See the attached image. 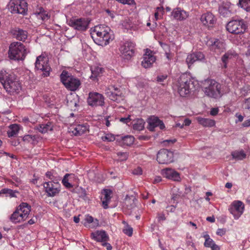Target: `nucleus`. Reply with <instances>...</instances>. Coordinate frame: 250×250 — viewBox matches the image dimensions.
I'll return each mask as SVG.
<instances>
[{
  "mask_svg": "<svg viewBox=\"0 0 250 250\" xmlns=\"http://www.w3.org/2000/svg\"><path fill=\"white\" fill-rule=\"evenodd\" d=\"M158 218L159 221H160L161 220H166V217H165V214L163 213L158 214Z\"/></svg>",
  "mask_w": 250,
  "mask_h": 250,
  "instance_id": "obj_56",
  "label": "nucleus"
},
{
  "mask_svg": "<svg viewBox=\"0 0 250 250\" xmlns=\"http://www.w3.org/2000/svg\"><path fill=\"white\" fill-rule=\"evenodd\" d=\"M35 64L36 69L40 70L43 72V75L44 77L49 75L51 68L48 64L47 58L40 55L37 58Z\"/></svg>",
  "mask_w": 250,
  "mask_h": 250,
  "instance_id": "obj_9",
  "label": "nucleus"
},
{
  "mask_svg": "<svg viewBox=\"0 0 250 250\" xmlns=\"http://www.w3.org/2000/svg\"><path fill=\"white\" fill-rule=\"evenodd\" d=\"M46 176L47 177L49 178L50 180H51L53 182H54V176L52 175L51 172L48 171L46 173Z\"/></svg>",
  "mask_w": 250,
  "mask_h": 250,
  "instance_id": "obj_55",
  "label": "nucleus"
},
{
  "mask_svg": "<svg viewBox=\"0 0 250 250\" xmlns=\"http://www.w3.org/2000/svg\"><path fill=\"white\" fill-rule=\"evenodd\" d=\"M37 16L38 19H41L42 21L47 20L49 18L48 13L44 11L42 8L40 9V12L38 13Z\"/></svg>",
  "mask_w": 250,
  "mask_h": 250,
  "instance_id": "obj_43",
  "label": "nucleus"
},
{
  "mask_svg": "<svg viewBox=\"0 0 250 250\" xmlns=\"http://www.w3.org/2000/svg\"><path fill=\"white\" fill-rule=\"evenodd\" d=\"M147 122L148 124L147 128L151 131H153L156 127H159L161 129H163L165 128L163 121L155 116H151L148 118Z\"/></svg>",
  "mask_w": 250,
  "mask_h": 250,
  "instance_id": "obj_19",
  "label": "nucleus"
},
{
  "mask_svg": "<svg viewBox=\"0 0 250 250\" xmlns=\"http://www.w3.org/2000/svg\"><path fill=\"white\" fill-rule=\"evenodd\" d=\"M196 120L199 124L205 127H212L215 125V121L211 119L198 117Z\"/></svg>",
  "mask_w": 250,
  "mask_h": 250,
  "instance_id": "obj_31",
  "label": "nucleus"
},
{
  "mask_svg": "<svg viewBox=\"0 0 250 250\" xmlns=\"http://www.w3.org/2000/svg\"><path fill=\"white\" fill-rule=\"evenodd\" d=\"M238 4L246 11H250V0H239Z\"/></svg>",
  "mask_w": 250,
  "mask_h": 250,
  "instance_id": "obj_37",
  "label": "nucleus"
},
{
  "mask_svg": "<svg viewBox=\"0 0 250 250\" xmlns=\"http://www.w3.org/2000/svg\"><path fill=\"white\" fill-rule=\"evenodd\" d=\"M243 125L245 127H248L250 126V119L245 121L243 124Z\"/></svg>",
  "mask_w": 250,
  "mask_h": 250,
  "instance_id": "obj_61",
  "label": "nucleus"
},
{
  "mask_svg": "<svg viewBox=\"0 0 250 250\" xmlns=\"http://www.w3.org/2000/svg\"><path fill=\"white\" fill-rule=\"evenodd\" d=\"M69 129L75 136L82 135L88 130L87 126L83 125H72Z\"/></svg>",
  "mask_w": 250,
  "mask_h": 250,
  "instance_id": "obj_24",
  "label": "nucleus"
},
{
  "mask_svg": "<svg viewBox=\"0 0 250 250\" xmlns=\"http://www.w3.org/2000/svg\"><path fill=\"white\" fill-rule=\"evenodd\" d=\"M0 82L7 92L10 94L18 93L21 89V85L15 76L8 73L5 70L0 72Z\"/></svg>",
  "mask_w": 250,
  "mask_h": 250,
  "instance_id": "obj_1",
  "label": "nucleus"
},
{
  "mask_svg": "<svg viewBox=\"0 0 250 250\" xmlns=\"http://www.w3.org/2000/svg\"><path fill=\"white\" fill-rule=\"evenodd\" d=\"M155 57L152 51L148 49L146 50L142 61V65L145 68H149L155 61Z\"/></svg>",
  "mask_w": 250,
  "mask_h": 250,
  "instance_id": "obj_18",
  "label": "nucleus"
},
{
  "mask_svg": "<svg viewBox=\"0 0 250 250\" xmlns=\"http://www.w3.org/2000/svg\"><path fill=\"white\" fill-rule=\"evenodd\" d=\"M117 155L121 161H126L128 157V154L126 152H118Z\"/></svg>",
  "mask_w": 250,
  "mask_h": 250,
  "instance_id": "obj_44",
  "label": "nucleus"
},
{
  "mask_svg": "<svg viewBox=\"0 0 250 250\" xmlns=\"http://www.w3.org/2000/svg\"><path fill=\"white\" fill-rule=\"evenodd\" d=\"M204 91L208 97L217 99L220 98L222 94L221 92V85L214 80H206L204 83Z\"/></svg>",
  "mask_w": 250,
  "mask_h": 250,
  "instance_id": "obj_4",
  "label": "nucleus"
},
{
  "mask_svg": "<svg viewBox=\"0 0 250 250\" xmlns=\"http://www.w3.org/2000/svg\"><path fill=\"white\" fill-rule=\"evenodd\" d=\"M90 35L94 42L101 46L106 45L109 43V40H112L110 34L102 33L99 30L95 33H90Z\"/></svg>",
  "mask_w": 250,
  "mask_h": 250,
  "instance_id": "obj_10",
  "label": "nucleus"
},
{
  "mask_svg": "<svg viewBox=\"0 0 250 250\" xmlns=\"http://www.w3.org/2000/svg\"><path fill=\"white\" fill-rule=\"evenodd\" d=\"M206 219L207 221L211 223H213L215 222V218L213 216L208 217Z\"/></svg>",
  "mask_w": 250,
  "mask_h": 250,
  "instance_id": "obj_62",
  "label": "nucleus"
},
{
  "mask_svg": "<svg viewBox=\"0 0 250 250\" xmlns=\"http://www.w3.org/2000/svg\"><path fill=\"white\" fill-rule=\"evenodd\" d=\"M208 45L212 51L220 54L226 50V44L223 40L214 39L208 41Z\"/></svg>",
  "mask_w": 250,
  "mask_h": 250,
  "instance_id": "obj_11",
  "label": "nucleus"
},
{
  "mask_svg": "<svg viewBox=\"0 0 250 250\" xmlns=\"http://www.w3.org/2000/svg\"><path fill=\"white\" fill-rule=\"evenodd\" d=\"M164 177L175 181H179L180 179L179 174L175 170L170 168H167L163 169L161 172Z\"/></svg>",
  "mask_w": 250,
  "mask_h": 250,
  "instance_id": "obj_21",
  "label": "nucleus"
},
{
  "mask_svg": "<svg viewBox=\"0 0 250 250\" xmlns=\"http://www.w3.org/2000/svg\"><path fill=\"white\" fill-rule=\"evenodd\" d=\"M36 139V137L34 135H24L22 138V140L24 142L27 143H33Z\"/></svg>",
  "mask_w": 250,
  "mask_h": 250,
  "instance_id": "obj_45",
  "label": "nucleus"
},
{
  "mask_svg": "<svg viewBox=\"0 0 250 250\" xmlns=\"http://www.w3.org/2000/svg\"><path fill=\"white\" fill-rule=\"evenodd\" d=\"M137 199L133 195H126L125 199V206L128 209L130 210L136 207Z\"/></svg>",
  "mask_w": 250,
  "mask_h": 250,
  "instance_id": "obj_27",
  "label": "nucleus"
},
{
  "mask_svg": "<svg viewBox=\"0 0 250 250\" xmlns=\"http://www.w3.org/2000/svg\"><path fill=\"white\" fill-rule=\"evenodd\" d=\"M88 104L92 106H103L104 104V96L97 92H90L87 98Z\"/></svg>",
  "mask_w": 250,
  "mask_h": 250,
  "instance_id": "obj_14",
  "label": "nucleus"
},
{
  "mask_svg": "<svg viewBox=\"0 0 250 250\" xmlns=\"http://www.w3.org/2000/svg\"><path fill=\"white\" fill-rule=\"evenodd\" d=\"M232 53L230 51H228L222 56L221 57V61L223 63L222 66V68H226L227 67L228 61L232 58Z\"/></svg>",
  "mask_w": 250,
  "mask_h": 250,
  "instance_id": "obj_32",
  "label": "nucleus"
},
{
  "mask_svg": "<svg viewBox=\"0 0 250 250\" xmlns=\"http://www.w3.org/2000/svg\"><path fill=\"white\" fill-rule=\"evenodd\" d=\"M120 51L124 59H130L134 53V44L131 42H125L121 46Z\"/></svg>",
  "mask_w": 250,
  "mask_h": 250,
  "instance_id": "obj_13",
  "label": "nucleus"
},
{
  "mask_svg": "<svg viewBox=\"0 0 250 250\" xmlns=\"http://www.w3.org/2000/svg\"><path fill=\"white\" fill-rule=\"evenodd\" d=\"M20 144V142L19 140L13 141L11 142V145L14 146H17Z\"/></svg>",
  "mask_w": 250,
  "mask_h": 250,
  "instance_id": "obj_63",
  "label": "nucleus"
},
{
  "mask_svg": "<svg viewBox=\"0 0 250 250\" xmlns=\"http://www.w3.org/2000/svg\"><path fill=\"white\" fill-rule=\"evenodd\" d=\"M226 28L229 33L239 34L245 32L247 26L243 20H234L229 21L227 24Z\"/></svg>",
  "mask_w": 250,
  "mask_h": 250,
  "instance_id": "obj_7",
  "label": "nucleus"
},
{
  "mask_svg": "<svg viewBox=\"0 0 250 250\" xmlns=\"http://www.w3.org/2000/svg\"><path fill=\"white\" fill-rule=\"evenodd\" d=\"M205 57L204 54L201 52H196L187 56L186 62L188 65V68L196 61H203Z\"/></svg>",
  "mask_w": 250,
  "mask_h": 250,
  "instance_id": "obj_20",
  "label": "nucleus"
},
{
  "mask_svg": "<svg viewBox=\"0 0 250 250\" xmlns=\"http://www.w3.org/2000/svg\"><path fill=\"white\" fill-rule=\"evenodd\" d=\"M92 238L99 242H106L108 240V236L104 231H97L91 234Z\"/></svg>",
  "mask_w": 250,
  "mask_h": 250,
  "instance_id": "obj_28",
  "label": "nucleus"
},
{
  "mask_svg": "<svg viewBox=\"0 0 250 250\" xmlns=\"http://www.w3.org/2000/svg\"><path fill=\"white\" fill-rule=\"evenodd\" d=\"M85 220L89 223H92L93 221V218L89 215L86 216Z\"/></svg>",
  "mask_w": 250,
  "mask_h": 250,
  "instance_id": "obj_59",
  "label": "nucleus"
},
{
  "mask_svg": "<svg viewBox=\"0 0 250 250\" xmlns=\"http://www.w3.org/2000/svg\"><path fill=\"white\" fill-rule=\"evenodd\" d=\"M219 14L224 17H230L231 14V4L229 2H223L219 6Z\"/></svg>",
  "mask_w": 250,
  "mask_h": 250,
  "instance_id": "obj_22",
  "label": "nucleus"
},
{
  "mask_svg": "<svg viewBox=\"0 0 250 250\" xmlns=\"http://www.w3.org/2000/svg\"><path fill=\"white\" fill-rule=\"evenodd\" d=\"M167 78V75L166 74H160L157 76L156 81L158 83H162L164 82Z\"/></svg>",
  "mask_w": 250,
  "mask_h": 250,
  "instance_id": "obj_47",
  "label": "nucleus"
},
{
  "mask_svg": "<svg viewBox=\"0 0 250 250\" xmlns=\"http://www.w3.org/2000/svg\"><path fill=\"white\" fill-rule=\"evenodd\" d=\"M115 139V138L114 136L111 134H107L105 136L103 137V140L104 141L112 142L114 141Z\"/></svg>",
  "mask_w": 250,
  "mask_h": 250,
  "instance_id": "obj_49",
  "label": "nucleus"
},
{
  "mask_svg": "<svg viewBox=\"0 0 250 250\" xmlns=\"http://www.w3.org/2000/svg\"><path fill=\"white\" fill-rule=\"evenodd\" d=\"M118 2L124 4H128V5H135V2L134 0H116Z\"/></svg>",
  "mask_w": 250,
  "mask_h": 250,
  "instance_id": "obj_48",
  "label": "nucleus"
},
{
  "mask_svg": "<svg viewBox=\"0 0 250 250\" xmlns=\"http://www.w3.org/2000/svg\"><path fill=\"white\" fill-rule=\"evenodd\" d=\"M143 171L142 168L140 167H138L134 169L132 173L134 175H141L142 174Z\"/></svg>",
  "mask_w": 250,
  "mask_h": 250,
  "instance_id": "obj_51",
  "label": "nucleus"
},
{
  "mask_svg": "<svg viewBox=\"0 0 250 250\" xmlns=\"http://www.w3.org/2000/svg\"><path fill=\"white\" fill-rule=\"evenodd\" d=\"M9 9L12 13L24 15L27 11V3L24 0H12L9 2Z\"/></svg>",
  "mask_w": 250,
  "mask_h": 250,
  "instance_id": "obj_8",
  "label": "nucleus"
},
{
  "mask_svg": "<svg viewBox=\"0 0 250 250\" xmlns=\"http://www.w3.org/2000/svg\"><path fill=\"white\" fill-rule=\"evenodd\" d=\"M43 187L45 191L49 197H54L58 194L60 189L58 183L53 182L52 181L46 182L43 184Z\"/></svg>",
  "mask_w": 250,
  "mask_h": 250,
  "instance_id": "obj_15",
  "label": "nucleus"
},
{
  "mask_svg": "<svg viewBox=\"0 0 250 250\" xmlns=\"http://www.w3.org/2000/svg\"><path fill=\"white\" fill-rule=\"evenodd\" d=\"M210 248H211V250H219L220 248L218 245H217L215 243L213 244Z\"/></svg>",
  "mask_w": 250,
  "mask_h": 250,
  "instance_id": "obj_60",
  "label": "nucleus"
},
{
  "mask_svg": "<svg viewBox=\"0 0 250 250\" xmlns=\"http://www.w3.org/2000/svg\"><path fill=\"white\" fill-rule=\"evenodd\" d=\"M38 129L40 132L45 133L48 130H52V127L47 124H42L40 125Z\"/></svg>",
  "mask_w": 250,
  "mask_h": 250,
  "instance_id": "obj_40",
  "label": "nucleus"
},
{
  "mask_svg": "<svg viewBox=\"0 0 250 250\" xmlns=\"http://www.w3.org/2000/svg\"><path fill=\"white\" fill-rule=\"evenodd\" d=\"M204 237L205 239V242L204 243L205 247L210 248L213 244L215 243L214 241L210 238L208 234H205L204 235Z\"/></svg>",
  "mask_w": 250,
  "mask_h": 250,
  "instance_id": "obj_41",
  "label": "nucleus"
},
{
  "mask_svg": "<svg viewBox=\"0 0 250 250\" xmlns=\"http://www.w3.org/2000/svg\"><path fill=\"white\" fill-rule=\"evenodd\" d=\"M122 140L125 145L130 146L134 143V138L131 136H126L124 137Z\"/></svg>",
  "mask_w": 250,
  "mask_h": 250,
  "instance_id": "obj_42",
  "label": "nucleus"
},
{
  "mask_svg": "<svg viewBox=\"0 0 250 250\" xmlns=\"http://www.w3.org/2000/svg\"><path fill=\"white\" fill-rule=\"evenodd\" d=\"M195 83L192 80L183 76L178 81V91L182 97H185L195 89Z\"/></svg>",
  "mask_w": 250,
  "mask_h": 250,
  "instance_id": "obj_5",
  "label": "nucleus"
},
{
  "mask_svg": "<svg viewBox=\"0 0 250 250\" xmlns=\"http://www.w3.org/2000/svg\"><path fill=\"white\" fill-rule=\"evenodd\" d=\"M201 22L204 25L208 28L212 27L215 22V19L213 15L210 13H207L203 14L200 18Z\"/></svg>",
  "mask_w": 250,
  "mask_h": 250,
  "instance_id": "obj_23",
  "label": "nucleus"
},
{
  "mask_svg": "<svg viewBox=\"0 0 250 250\" xmlns=\"http://www.w3.org/2000/svg\"><path fill=\"white\" fill-rule=\"evenodd\" d=\"M29 50L25 47L21 42H13L9 47V55L11 59L15 60H23Z\"/></svg>",
  "mask_w": 250,
  "mask_h": 250,
  "instance_id": "obj_3",
  "label": "nucleus"
},
{
  "mask_svg": "<svg viewBox=\"0 0 250 250\" xmlns=\"http://www.w3.org/2000/svg\"><path fill=\"white\" fill-rule=\"evenodd\" d=\"M92 75L91 77L96 78L100 75L103 73V69L101 67H95L92 68L91 69Z\"/></svg>",
  "mask_w": 250,
  "mask_h": 250,
  "instance_id": "obj_38",
  "label": "nucleus"
},
{
  "mask_svg": "<svg viewBox=\"0 0 250 250\" xmlns=\"http://www.w3.org/2000/svg\"><path fill=\"white\" fill-rule=\"evenodd\" d=\"M88 23L85 19H79L70 20L68 24L76 30L84 31L87 29Z\"/></svg>",
  "mask_w": 250,
  "mask_h": 250,
  "instance_id": "obj_17",
  "label": "nucleus"
},
{
  "mask_svg": "<svg viewBox=\"0 0 250 250\" xmlns=\"http://www.w3.org/2000/svg\"><path fill=\"white\" fill-rule=\"evenodd\" d=\"M111 193V190L109 189H104L103 192V194L104 195L103 198H102L101 199H103L104 200L110 201V194Z\"/></svg>",
  "mask_w": 250,
  "mask_h": 250,
  "instance_id": "obj_46",
  "label": "nucleus"
},
{
  "mask_svg": "<svg viewBox=\"0 0 250 250\" xmlns=\"http://www.w3.org/2000/svg\"><path fill=\"white\" fill-rule=\"evenodd\" d=\"M157 160L160 164H169L173 162V153L167 149H162L158 152Z\"/></svg>",
  "mask_w": 250,
  "mask_h": 250,
  "instance_id": "obj_12",
  "label": "nucleus"
},
{
  "mask_svg": "<svg viewBox=\"0 0 250 250\" xmlns=\"http://www.w3.org/2000/svg\"><path fill=\"white\" fill-rule=\"evenodd\" d=\"M104 245H105L106 246V249L107 250H111L112 248L111 245L109 243H105Z\"/></svg>",
  "mask_w": 250,
  "mask_h": 250,
  "instance_id": "obj_64",
  "label": "nucleus"
},
{
  "mask_svg": "<svg viewBox=\"0 0 250 250\" xmlns=\"http://www.w3.org/2000/svg\"><path fill=\"white\" fill-rule=\"evenodd\" d=\"M13 34L17 40L20 41H24L27 37L26 31L20 28L14 29L13 31Z\"/></svg>",
  "mask_w": 250,
  "mask_h": 250,
  "instance_id": "obj_29",
  "label": "nucleus"
},
{
  "mask_svg": "<svg viewBox=\"0 0 250 250\" xmlns=\"http://www.w3.org/2000/svg\"><path fill=\"white\" fill-rule=\"evenodd\" d=\"M19 131V126L18 125L14 124L10 126V130L7 131L9 137L15 136L18 134Z\"/></svg>",
  "mask_w": 250,
  "mask_h": 250,
  "instance_id": "obj_36",
  "label": "nucleus"
},
{
  "mask_svg": "<svg viewBox=\"0 0 250 250\" xmlns=\"http://www.w3.org/2000/svg\"><path fill=\"white\" fill-rule=\"evenodd\" d=\"M75 176L74 174L67 173L64 176L62 180V183L66 188H71L73 187V186L69 182V181L71 182L73 179H75Z\"/></svg>",
  "mask_w": 250,
  "mask_h": 250,
  "instance_id": "obj_30",
  "label": "nucleus"
},
{
  "mask_svg": "<svg viewBox=\"0 0 250 250\" xmlns=\"http://www.w3.org/2000/svg\"><path fill=\"white\" fill-rule=\"evenodd\" d=\"M233 159L237 160H242L246 157V154L243 150L235 151L231 153Z\"/></svg>",
  "mask_w": 250,
  "mask_h": 250,
  "instance_id": "obj_34",
  "label": "nucleus"
},
{
  "mask_svg": "<svg viewBox=\"0 0 250 250\" xmlns=\"http://www.w3.org/2000/svg\"><path fill=\"white\" fill-rule=\"evenodd\" d=\"M98 30H99V32H101L102 33L110 34L109 31H110V29L109 27L105 26L104 25H100L95 26L94 28L92 29L90 33H95Z\"/></svg>",
  "mask_w": 250,
  "mask_h": 250,
  "instance_id": "obj_33",
  "label": "nucleus"
},
{
  "mask_svg": "<svg viewBox=\"0 0 250 250\" xmlns=\"http://www.w3.org/2000/svg\"><path fill=\"white\" fill-rule=\"evenodd\" d=\"M61 82L71 91H75L80 85V81L70 75L67 71H63L60 76Z\"/></svg>",
  "mask_w": 250,
  "mask_h": 250,
  "instance_id": "obj_6",
  "label": "nucleus"
},
{
  "mask_svg": "<svg viewBox=\"0 0 250 250\" xmlns=\"http://www.w3.org/2000/svg\"><path fill=\"white\" fill-rule=\"evenodd\" d=\"M119 121L123 123L127 124L131 121L130 115H128L127 117L121 118Z\"/></svg>",
  "mask_w": 250,
  "mask_h": 250,
  "instance_id": "obj_50",
  "label": "nucleus"
},
{
  "mask_svg": "<svg viewBox=\"0 0 250 250\" xmlns=\"http://www.w3.org/2000/svg\"><path fill=\"white\" fill-rule=\"evenodd\" d=\"M233 206L235 210L237 212V214H235L232 209H230V212L233 214L235 219H238L243 212L244 209V204L241 201H237L233 203Z\"/></svg>",
  "mask_w": 250,
  "mask_h": 250,
  "instance_id": "obj_25",
  "label": "nucleus"
},
{
  "mask_svg": "<svg viewBox=\"0 0 250 250\" xmlns=\"http://www.w3.org/2000/svg\"><path fill=\"white\" fill-rule=\"evenodd\" d=\"M102 205H103V208L104 209L107 208L108 207V202L109 201H106V200H103V199H102Z\"/></svg>",
  "mask_w": 250,
  "mask_h": 250,
  "instance_id": "obj_57",
  "label": "nucleus"
},
{
  "mask_svg": "<svg viewBox=\"0 0 250 250\" xmlns=\"http://www.w3.org/2000/svg\"><path fill=\"white\" fill-rule=\"evenodd\" d=\"M123 223L125 225L124 229H123V232L128 236H131L133 233V229L128 224L124 221Z\"/></svg>",
  "mask_w": 250,
  "mask_h": 250,
  "instance_id": "obj_39",
  "label": "nucleus"
},
{
  "mask_svg": "<svg viewBox=\"0 0 250 250\" xmlns=\"http://www.w3.org/2000/svg\"><path fill=\"white\" fill-rule=\"evenodd\" d=\"M105 94L111 100L117 103L122 99L121 93L117 87H115L113 85H111L105 89Z\"/></svg>",
  "mask_w": 250,
  "mask_h": 250,
  "instance_id": "obj_16",
  "label": "nucleus"
},
{
  "mask_svg": "<svg viewBox=\"0 0 250 250\" xmlns=\"http://www.w3.org/2000/svg\"><path fill=\"white\" fill-rule=\"evenodd\" d=\"M218 109L217 108H212L210 110V113L211 115L215 116L218 114Z\"/></svg>",
  "mask_w": 250,
  "mask_h": 250,
  "instance_id": "obj_54",
  "label": "nucleus"
},
{
  "mask_svg": "<svg viewBox=\"0 0 250 250\" xmlns=\"http://www.w3.org/2000/svg\"><path fill=\"white\" fill-rule=\"evenodd\" d=\"M67 103L68 105L70 107H73V106L76 107L78 105L76 101H70V102H69L68 101Z\"/></svg>",
  "mask_w": 250,
  "mask_h": 250,
  "instance_id": "obj_53",
  "label": "nucleus"
},
{
  "mask_svg": "<svg viewBox=\"0 0 250 250\" xmlns=\"http://www.w3.org/2000/svg\"><path fill=\"white\" fill-rule=\"evenodd\" d=\"M226 229H218L216 231V234L219 236H223L225 234Z\"/></svg>",
  "mask_w": 250,
  "mask_h": 250,
  "instance_id": "obj_52",
  "label": "nucleus"
},
{
  "mask_svg": "<svg viewBox=\"0 0 250 250\" xmlns=\"http://www.w3.org/2000/svg\"><path fill=\"white\" fill-rule=\"evenodd\" d=\"M145 122L142 119H137L133 124V129L137 130H142L144 128Z\"/></svg>",
  "mask_w": 250,
  "mask_h": 250,
  "instance_id": "obj_35",
  "label": "nucleus"
},
{
  "mask_svg": "<svg viewBox=\"0 0 250 250\" xmlns=\"http://www.w3.org/2000/svg\"><path fill=\"white\" fill-rule=\"evenodd\" d=\"M31 211V206L27 203H21L11 214L10 220L14 223L25 221Z\"/></svg>",
  "mask_w": 250,
  "mask_h": 250,
  "instance_id": "obj_2",
  "label": "nucleus"
},
{
  "mask_svg": "<svg viewBox=\"0 0 250 250\" xmlns=\"http://www.w3.org/2000/svg\"><path fill=\"white\" fill-rule=\"evenodd\" d=\"M171 16L177 20L182 21L186 19L188 16V13L180 8H174L171 12Z\"/></svg>",
  "mask_w": 250,
  "mask_h": 250,
  "instance_id": "obj_26",
  "label": "nucleus"
},
{
  "mask_svg": "<svg viewBox=\"0 0 250 250\" xmlns=\"http://www.w3.org/2000/svg\"><path fill=\"white\" fill-rule=\"evenodd\" d=\"M183 124L184 125L188 126L191 124V121L188 119H185Z\"/></svg>",
  "mask_w": 250,
  "mask_h": 250,
  "instance_id": "obj_58",
  "label": "nucleus"
}]
</instances>
